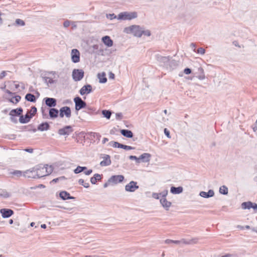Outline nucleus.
<instances>
[{"mask_svg": "<svg viewBox=\"0 0 257 257\" xmlns=\"http://www.w3.org/2000/svg\"><path fill=\"white\" fill-rule=\"evenodd\" d=\"M41 227H42V228H46V224H42V225H41Z\"/></svg>", "mask_w": 257, "mask_h": 257, "instance_id": "nucleus-53", "label": "nucleus"}, {"mask_svg": "<svg viewBox=\"0 0 257 257\" xmlns=\"http://www.w3.org/2000/svg\"><path fill=\"white\" fill-rule=\"evenodd\" d=\"M137 17V13L136 12H123L120 13L118 16V20H131Z\"/></svg>", "mask_w": 257, "mask_h": 257, "instance_id": "nucleus-3", "label": "nucleus"}, {"mask_svg": "<svg viewBox=\"0 0 257 257\" xmlns=\"http://www.w3.org/2000/svg\"><path fill=\"white\" fill-rule=\"evenodd\" d=\"M72 132L71 127L70 126H65L59 130V134L60 135H68Z\"/></svg>", "mask_w": 257, "mask_h": 257, "instance_id": "nucleus-16", "label": "nucleus"}, {"mask_svg": "<svg viewBox=\"0 0 257 257\" xmlns=\"http://www.w3.org/2000/svg\"><path fill=\"white\" fill-rule=\"evenodd\" d=\"M165 242L168 244H169L171 243H176V244H179L180 243H183L184 244L190 243V241H186L184 239H182V240H171V239H167L165 240Z\"/></svg>", "mask_w": 257, "mask_h": 257, "instance_id": "nucleus-22", "label": "nucleus"}, {"mask_svg": "<svg viewBox=\"0 0 257 257\" xmlns=\"http://www.w3.org/2000/svg\"><path fill=\"white\" fill-rule=\"evenodd\" d=\"M127 33L132 34L135 36L141 37L143 34V30L139 26L133 25L125 29Z\"/></svg>", "mask_w": 257, "mask_h": 257, "instance_id": "nucleus-2", "label": "nucleus"}, {"mask_svg": "<svg viewBox=\"0 0 257 257\" xmlns=\"http://www.w3.org/2000/svg\"><path fill=\"white\" fill-rule=\"evenodd\" d=\"M26 151L31 153L33 152V150L32 149H26Z\"/></svg>", "mask_w": 257, "mask_h": 257, "instance_id": "nucleus-52", "label": "nucleus"}, {"mask_svg": "<svg viewBox=\"0 0 257 257\" xmlns=\"http://www.w3.org/2000/svg\"><path fill=\"white\" fill-rule=\"evenodd\" d=\"M164 113L165 114H167V110L166 109H165L164 111Z\"/></svg>", "mask_w": 257, "mask_h": 257, "instance_id": "nucleus-58", "label": "nucleus"}, {"mask_svg": "<svg viewBox=\"0 0 257 257\" xmlns=\"http://www.w3.org/2000/svg\"><path fill=\"white\" fill-rule=\"evenodd\" d=\"M151 155L149 153H144L139 157V161L142 160L143 162H148L150 160Z\"/></svg>", "mask_w": 257, "mask_h": 257, "instance_id": "nucleus-19", "label": "nucleus"}, {"mask_svg": "<svg viewBox=\"0 0 257 257\" xmlns=\"http://www.w3.org/2000/svg\"><path fill=\"white\" fill-rule=\"evenodd\" d=\"M16 24L17 25L22 26H23L25 25V22L23 20L20 19H18L16 20Z\"/></svg>", "mask_w": 257, "mask_h": 257, "instance_id": "nucleus-38", "label": "nucleus"}, {"mask_svg": "<svg viewBox=\"0 0 257 257\" xmlns=\"http://www.w3.org/2000/svg\"><path fill=\"white\" fill-rule=\"evenodd\" d=\"M59 111L56 108H50L49 114L50 117L52 118H56L58 116Z\"/></svg>", "mask_w": 257, "mask_h": 257, "instance_id": "nucleus-20", "label": "nucleus"}, {"mask_svg": "<svg viewBox=\"0 0 257 257\" xmlns=\"http://www.w3.org/2000/svg\"><path fill=\"white\" fill-rule=\"evenodd\" d=\"M23 111V110L21 108L13 109L10 111V115L12 116H16L20 115Z\"/></svg>", "mask_w": 257, "mask_h": 257, "instance_id": "nucleus-25", "label": "nucleus"}, {"mask_svg": "<svg viewBox=\"0 0 257 257\" xmlns=\"http://www.w3.org/2000/svg\"><path fill=\"white\" fill-rule=\"evenodd\" d=\"M19 86V85L18 84L16 85V88H18Z\"/></svg>", "mask_w": 257, "mask_h": 257, "instance_id": "nucleus-60", "label": "nucleus"}, {"mask_svg": "<svg viewBox=\"0 0 257 257\" xmlns=\"http://www.w3.org/2000/svg\"><path fill=\"white\" fill-rule=\"evenodd\" d=\"M219 192L222 194L226 195L228 193V188L225 186H222L220 187Z\"/></svg>", "mask_w": 257, "mask_h": 257, "instance_id": "nucleus-33", "label": "nucleus"}, {"mask_svg": "<svg viewBox=\"0 0 257 257\" xmlns=\"http://www.w3.org/2000/svg\"><path fill=\"white\" fill-rule=\"evenodd\" d=\"M102 113L103 115L107 118L109 119L110 117L111 112L110 111L104 110L102 111Z\"/></svg>", "mask_w": 257, "mask_h": 257, "instance_id": "nucleus-36", "label": "nucleus"}, {"mask_svg": "<svg viewBox=\"0 0 257 257\" xmlns=\"http://www.w3.org/2000/svg\"><path fill=\"white\" fill-rule=\"evenodd\" d=\"M45 103L49 107H54L56 105V100L53 98H46Z\"/></svg>", "mask_w": 257, "mask_h": 257, "instance_id": "nucleus-18", "label": "nucleus"}, {"mask_svg": "<svg viewBox=\"0 0 257 257\" xmlns=\"http://www.w3.org/2000/svg\"><path fill=\"white\" fill-rule=\"evenodd\" d=\"M78 183L80 185L83 186L85 188H87L89 187V183L86 182L83 179H79L78 181Z\"/></svg>", "mask_w": 257, "mask_h": 257, "instance_id": "nucleus-37", "label": "nucleus"}, {"mask_svg": "<svg viewBox=\"0 0 257 257\" xmlns=\"http://www.w3.org/2000/svg\"><path fill=\"white\" fill-rule=\"evenodd\" d=\"M80 54L79 51L76 49H73L71 51V60L74 63H77L80 61Z\"/></svg>", "mask_w": 257, "mask_h": 257, "instance_id": "nucleus-9", "label": "nucleus"}, {"mask_svg": "<svg viewBox=\"0 0 257 257\" xmlns=\"http://www.w3.org/2000/svg\"><path fill=\"white\" fill-rule=\"evenodd\" d=\"M65 179H66V178L64 176H61V177H60L59 178H57L54 179L52 181V182H54V183H56V182H57L59 180H65Z\"/></svg>", "mask_w": 257, "mask_h": 257, "instance_id": "nucleus-39", "label": "nucleus"}, {"mask_svg": "<svg viewBox=\"0 0 257 257\" xmlns=\"http://www.w3.org/2000/svg\"><path fill=\"white\" fill-rule=\"evenodd\" d=\"M70 21L67 20L64 22L63 26L65 27H68L70 26Z\"/></svg>", "mask_w": 257, "mask_h": 257, "instance_id": "nucleus-46", "label": "nucleus"}, {"mask_svg": "<svg viewBox=\"0 0 257 257\" xmlns=\"http://www.w3.org/2000/svg\"><path fill=\"white\" fill-rule=\"evenodd\" d=\"M121 148H122L125 150H130L133 149V148L131 146H126L122 144Z\"/></svg>", "mask_w": 257, "mask_h": 257, "instance_id": "nucleus-40", "label": "nucleus"}, {"mask_svg": "<svg viewBox=\"0 0 257 257\" xmlns=\"http://www.w3.org/2000/svg\"><path fill=\"white\" fill-rule=\"evenodd\" d=\"M97 77L100 83H105L107 81V79L105 77V74L104 73H98Z\"/></svg>", "mask_w": 257, "mask_h": 257, "instance_id": "nucleus-28", "label": "nucleus"}, {"mask_svg": "<svg viewBox=\"0 0 257 257\" xmlns=\"http://www.w3.org/2000/svg\"><path fill=\"white\" fill-rule=\"evenodd\" d=\"M160 194L158 193H154L153 194V196L154 198L156 199H159L160 197Z\"/></svg>", "mask_w": 257, "mask_h": 257, "instance_id": "nucleus-49", "label": "nucleus"}, {"mask_svg": "<svg viewBox=\"0 0 257 257\" xmlns=\"http://www.w3.org/2000/svg\"><path fill=\"white\" fill-rule=\"evenodd\" d=\"M64 116L67 118H70L71 116V109L68 106L62 107L60 109V116L63 117Z\"/></svg>", "mask_w": 257, "mask_h": 257, "instance_id": "nucleus-6", "label": "nucleus"}, {"mask_svg": "<svg viewBox=\"0 0 257 257\" xmlns=\"http://www.w3.org/2000/svg\"><path fill=\"white\" fill-rule=\"evenodd\" d=\"M138 188L139 186L136 182L131 181L125 186V189L126 191L134 192Z\"/></svg>", "mask_w": 257, "mask_h": 257, "instance_id": "nucleus-10", "label": "nucleus"}, {"mask_svg": "<svg viewBox=\"0 0 257 257\" xmlns=\"http://www.w3.org/2000/svg\"><path fill=\"white\" fill-rule=\"evenodd\" d=\"M160 202L162 206L165 208L167 210H168L169 208L171 205V202L168 201L166 197L164 196L160 199Z\"/></svg>", "mask_w": 257, "mask_h": 257, "instance_id": "nucleus-17", "label": "nucleus"}, {"mask_svg": "<svg viewBox=\"0 0 257 257\" xmlns=\"http://www.w3.org/2000/svg\"><path fill=\"white\" fill-rule=\"evenodd\" d=\"M184 72L186 74H189L191 72V70L189 68H185L184 70Z\"/></svg>", "mask_w": 257, "mask_h": 257, "instance_id": "nucleus-47", "label": "nucleus"}, {"mask_svg": "<svg viewBox=\"0 0 257 257\" xmlns=\"http://www.w3.org/2000/svg\"><path fill=\"white\" fill-rule=\"evenodd\" d=\"M101 179V177L99 174H94L93 177H92L91 178L90 181L92 184H95L96 183L97 181L100 180Z\"/></svg>", "mask_w": 257, "mask_h": 257, "instance_id": "nucleus-26", "label": "nucleus"}, {"mask_svg": "<svg viewBox=\"0 0 257 257\" xmlns=\"http://www.w3.org/2000/svg\"><path fill=\"white\" fill-rule=\"evenodd\" d=\"M2 14L0 13V24H2V19L1 18V16H2Z\"/></svg>", "mask_w": 257, "mask_h": 257, "instance_id": "nucleus-55", "label": "nucleus"}, {"mask_svg": "<svg viewBox=\"0 0 257 257\" xmlns=\"http://www.w3.org/2000/svg\"><path fill=\"white\" fill-rule=\"evenodd\" d=\"M124 180V177L122 175H114L112 176L108 180V183L116 184L118 183H120Z\"/></svg>", "mask_w": 257, "mask_h": 257, "instance_id": "nucleus-8", "label": "nucleus"}, {"mask_svg": "<svg viewBox=\"0 0 257 257\" xmlns=\"http://www.w3.org/2000/svg\"><path fill=\"white\" fill-rule=\"evenodd\" d=\"M5 92L6 93L8 94L11 96H12L11 98H8L9 101H10L11 102H12L14 104H17L20 101L21 98L20 96H19V95H15L14 96L15 93L11 92L9 90H6Z\"/></svg>", "mask_w": 257, "mask_h": 257, "instance_id": "nucleus-7", "label": "nucleus"}, {"mask_svg": "<svg viewBox=\"0 0 257 257\" xmlns=\"http://www.w3.org/2000/svg\"><path fill=\"white\" fill-rule=\"evenodd\" d=\"M205 52V50L203 48H199L197 50V53L203 55Z\"/></svg>", "mask_w": 257, "mask_h": 257, "instance_id": "nucleus-41", "label": "nucleus"}, {"mask_svg": "<svg viewBox=\"0 0 257 257\" xmlns=\"http://www.w3.org/2000/svg\"><path fill=\"white\" fill-rule=\"evenodd\" d=\"M86 169V167H80L78 166L75 170H74V173L75 174H78L81 172H82L83 170Z\"/></svg>", "mask_w": 257, "mask_h": 257, "instance_id": "nucleus-35", "label": "nucleus"}, {"mask_svg": "<svg viewBox=\"0 0 257 257\" xmlns=\"http://www.w3.org/2000/svg\"><path fill=\"white\" fill-rule=\"evenodd\" d=\"M53 171L51 166H40L36 170V175L38 178H41L50 174Z\"/></svg>", "mask_w": 257, "mask_h": 257, "instance_id": "nucleus-1", "label": "nucleus"}, {"mask_svg": "<svg viewBox=\"0 0 257 257\" xmlns=\"http://www.w3.org/2000/svg\"><path fill=\"white\" fill-rule=\"evenodd\" d=\"M183 191V188L181 187H172L171 188V192L173 194H179Z\"/></svg>", "mask_w": 257, "mask_h": 257, "instance_id": "nucleus-29", "label": "nucleus"}, {"mask_svg": "<svg viewBox=\"0 0 257 257\" xmlns=\"http://www.w3.org/2000/svg\"><path fill=\"white\" fill-rule=\"evenodd\" d=\"M121 146H122V144H121L120 143H118L117 142H114V145H113V147H115V148H121Z\"/></svg>", "mask_w": 257, "mask_h": 257, "instance_id": "nucleus-48", "label": "nucleus"}, {"mask_svg": "<svg viewBox=\"0 0 257 257\" xmlns=\"http://www.w3.org/2000/svg\"><path fill=\"white\" fill-rule=\"evenodd\" d=\"M10 174L12 176L17 177H21L23 175V172L19 170H15L10 173Z\"/></svg>", "mask_w": 257, "mask_h": 257, "instance_id": "nucleus-32", "label": "nucleus"}, {"mask_svg": "<svg viewBox=\"0 0 257 257\" xmlns=\"http://www.w3.org/2000/svg\"><path fill=\"white\" fill-rule=\"evenodd\" d=\"M32 117L29 115V113L25 115H22L20 118V121L21 123H25L29 122Z\"/></svg>", "mask_w": 257, "mask_h": 257, "instance_id": "nucleus-21", "label": "nucleus"}, {"mask_svg": "<svg viewBox=\"0 0 257 257\" xmlns=\"http://www.w3.org/2000/svg\"><path fill=\"white\" fill-rule=\"evenodd\" d=\"M92 90V87L90 85H86L83 86L79 92L81 95H83L84 94H87L91 92Z\"/></svg>", "mask_w": 257, "mask_h": 257, "instance_id": "nucleus-13", "label": "nucleus"}, {"mask_svg": "<svg viewBox=\"0 0 257 257\" xmlns=\"http://www.w3.org/2000/svg\"><path fill=\"white\" fill-rule=\"evenodd\" d=\"M92 170H88L85 172V174L87 175H88L92 173Z\"/></svg>", "mask_w": 257, "mask_h": 257, "instance_id": "nucleus-50", "label": "nucleus"}, {"mask_svg": "<svg viewBox=\"0 0 257 257\" xmlns=\"http://www.w3.org/2000/svg\"><path fill=\"white\" fill-rule=\"evenodd\" d=\"M130 159L131 160H136L137 163H140V161H139V157L137 158L136 156H130Z\"/></svg>", "mask_w": 257, "mask_h": 257, "instance_id": "nucleus-42", "label": "nucleus"}, {"mask_svg": "<svg viewBox=\"0 0 257 257\" xmlns=\"http://www.w3.org/2000/svg\"><path fill=\"white\" fill-rule=\"evenodd\" d=\"M164 133L168 138H170V132L166 128L164 129Z\"/></svg>", "mask_w": 257, "mask_h": 257, "instance_id": "nucleus-45", "label": "nucleus"}, {"mask_svg": "<svg viewBox=\"0 0 257 257\" xmlns=\"http://www.w3.org/2000/svg\"><path fill=\"white\" fill-rule=\"evenodd\" d=\"M7 75V72L5 71H2L0 74V78L3 79L4 77H5Z\"/></svg>", "mask_w": 257, "mask_h": 257, "instance_id": "nucleus-43", "label": "nucleus"}, {"mask_svg": "<svg viewBox=\"0 0 257 257\" xmlns=\"http://www.w3.org/2000/svg\"><path fill=\"white\" fill-rule=\"evenodd\" d=\"M246 228H249V226H248V225H247V226H246Z\"/></svg>", "mask_w": 257, "mask_h": 257, "instance_id": "nucleus-61", "label": "nucleus"}, {"mask_svg": "<svg viewBox=\"0 0 257 257\" xmlns=\"http://www.w3.org/2000/svg\"><path fill=\"white\" fill-rule=\"evenodd\" d=\"M49 124L47 122H44L40 124L38 126V130L41 131L48 130L49 128Z\"/></svg>", "mask_w": 257, "mask_h": 257, "instance_id": "nucleus-27", "label": "nucleus"}, {"mask_svg": "<svg viewBox=\"0 0 257 257\" xmlns=\"http://www.w3.org/2000/svg\"><path fill=\"white\" fill-rule=\"evenodd\" d=\"M25 99L29 101L30 102H35L36 101V97L34 95L31 93H28L26 94L25 96Z\"/></svg>", "mask_w": 257, "mask_h": 257, "instance_id": "nucleus-30", "label": "nucleus"}, {"mask_svg": "<svg viewBox=\"0 0 257 257\" xmlns=\"http://www.w3.org/2000/svg\"><path fill=\"white\" fill-rule=\"evenodd\" d=\"M191 46L195 49V45L194 44H191Z\"/></svg>", "mask_w": 257, "mask_h": 257, "instance_id": "nucleus-57", "label": "nucleus"}, {"mask_svg": "<svg viewBox=\"0 0 257 257\" xmlns=\"http://www.w3.org/2000/svg\"><path fill=\"white\" fill-rule=\"evenodd\" d=\"M0 212L2 216L4 218L9 217L14 213L13 211L9 209H2Z\"/></svg>", "mask_w": 257, "mask_h": 257, "instance_id": "nucleus-14", "label": "nucleus"}, {"mask_svg": "<svg viewBox=\"0 0 257 257\" xmlns=\"http://www.w3.org/2000/svg\"><path fill=\"white\" fill-rule=\"evenodd\" d=\"M103 43L108 47H110L113 45V41L109 36H105L102 38Z\"/></svg>", "mask_w": 257, "mask_h": 257, "instance_id": "nucleus-15", "label": "nucleus"}, {"mask_svg": "<svg viewBox=\"0 0 257 257\" xmlns=\"http://www.w3.org/2000/svg\"><path fill=\"white\" fill-rule=\"evenodd\" d=\"M103 160L100 162V165L101 166H107L111 164V160L110 156L108 155H104L102 157Z\"/></svg>", "mask_w": 257, "mask_h": 257, "instance_id": "nucleus-12", "label": "nucleus"}, {"mask_svg": "<svg viewBox=\"0 0 257 257\" xmlns=\"http://www.w3.org/2000/svg\"><path fill=\"white\" fill-rule=\"evenodd\" d=\"M222 257H231V255L230 254H226V255L222 256Z\"/></svg>", "mask_w": 257, "mask_h": 257, "instance_id": "nucleus-54", "label": "nucleus"}, {"mask_svg": "<svg viewBox=\"0 0 257 257\" xmlns=\"http://www.w3.org/2000/svg\"><path fill=\"white\" fill-rule=\"evenodd\" d=\"M37 108L36 107L33 106L31 107V109L27 112L32 117L36 113Z\"/></svg>", "mask_w": 257, "mask_h": 257, "instance_id": "nucleus-34", "label": "nucleus"}, {"mask_svg": "<svg viewBox=\"0 0 257 257\" xmlns=\"http://www.w3.org/2000/svg\"><path fill=\"white\" fill-rule=\"evenodd\" d=\"M214 194V193L213 191L211 190H209V191L207 192L202 191L200 193V196L204 198L212 197Z\"/></svg>", "mask_w": 257, "mask_h": 257, "instance_id": "nucleus-23", "label": "nucleus"}, {"mask_svg": "<svg viewBox=\"0 0 257 257\" xmlns=\"http://www.w3.org/2000/svg\"><path fill=\"white\" fill-rule=\"evenodd\" d=\"M109 78L111 79H113L114 78V75L112 73H110L109 74Z\"/></svg>", "mask_w": 257, "mask_h": 257, "instance_id": "nucleus-51", "label": "nucleus"}, {"mask_svg": "<svg viewBox=\"0 0 257 257\" xmlns=\"http://www.w3.org/2000/svg\"><path fill=\"white\" fill-rule=\"evenodd\" d=\"M120 133L123 136L126 138H131L133 137V133L128 130H121Z\"/></svg>", "mask_w": 257, "mask_h": 257, "instance_id": "nucleus-24", "label": "nucleus"}, {"mask_svg": "<svg viewBox=\"0 0 257 257\" xmlns=\"http://www.w3.org/2000/svg\"><path fill=\"white\" fill-rule=\"evenodd\" d=\"M34 225V222H32V223H31V225L32 226H33Z\"/></svg>", "mask_w": 257, "mask_h": 257, "instance_id": "nucleus-59", "label": "nucleus"}, {"mask_svg": "<svg viewBox=\"0 0 257 257\" xmlns=\"http://www.w3.org/2000/svg\"><path fill=\"white\" fill-rule=\"evenodd\" d=\"M60 197L63 200L70 198V194L66 191H62L60 193Z\"/></svg>", "mask_w": 257, "mask_h": 257, "instance_id": "nucleus-31", "label": "nucleus"}, {"mask_svg": "<svg viewBox=\"0 0 257 257\" xmlns=\"http://www.w3.org/2000/svg\"><path fill=\"white\" fill-rule=\"evenodd\" d=\"M143 35H145L146 36H150L151 35V33L150 31L147 30V31H144L143 30Z\"/></svg>", "mask_w": 257, "mask_h": 257, "instance_id": "nucleus-44", "label": "nucleus"}, {"mask_svg": "<svg viewBox=\"0 0 257 257\" xmlns=\"http://www.w3.org/2000/svg\"><path fill=\"white\" fill-rule=\"evenodd\" d=\"M241 207L243 209H249L250 208H252L256 212L257 211V204L250 201L243 202L241 204Z\"/></svg>", "mask_w": 257, "mask_h": 257, "instance_id": "nucleus-11", "label": "nucleus"}, {"mask_svg": "<svg viewBox=\"0 0 257 257\" xmlns=\"http://www.w3.org/2000/svg\"><path fill=\"white\" fill-rule=\"evenodd\" d=\"M9 223H10V224H12V223H13V220L12 219H10V220H9Z\"/></svg>", "mask_w": 257, "mask_h": 257, "instance_id": "nucleus-56", "label": "nucleus"}, {"mask_svg": "<svg viewBox=\"0 0 257 257\" xmlns=\"http://www.w3.org/2000/svg\"><path fill=\"white\" fill-rule=\"evenodd\" d=\"M84 76V71L81 69H74L72 72V77L76 81H80Z\"/></svg>", "mask_w": 257, "mask_h": 257, "instance_id": "nucleus-4", "label": "nucleus"}, {"mask_svg": "<svg viewBox=\"0 0 257 257\" xmlns=\"http://www.w3.org/2000/svg\"><path fill=\"white\" fill-rule=\"evenodd\" d=\"M74 101L75 104V109L77 110L84 108L86 105V103L79 97L74 98Z\"/></svg>", "mask_w": 257, "mask_h": 257, "instance_id": "nucleus-5", "label": "nucleus"}]
</instances>
